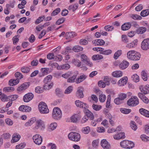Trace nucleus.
<instances>
[{"label":"nucleus","instance_id":"20e7f679","mask_svg":"<svg viewBox=\"0 0 149 149\" xmlns=\"http://www.w3.org/2000/svg\"><path fill=\"white\" fill-rule=\"evenodd\" d=\"M139 104V99L136 96H132L127 101V104L130 106H135Z\"/></svg>","mask_w":149,"mask_h":149},{"label":"nucleus","instance_id":"a211bd4d","mask_svg":"<svg viewBox=\"0 0 149 149\" xmlns=\"http://www.w3.org/2000/svg\"><path fill=\"white\" fill-rule=\"evenodd\" d=\"M129 64V63L128 61L124 60L120 64L119 66L120 69L124 70L128 67Z\"/></svg>","mask_w":149,"mask_h":149},{"label":"nucleus","instance_id":"bf43d9fd","mask_svg":"<svg viewBox=\"0 0 149 149\" xmlns=\"http://www.w3.org/2000/svg\"><path fill=\"white\" fill-rule=\"evenodd\" d=\"M45 17L44 15L39 17L35 22V24H37L42 21L43 19H45Z\"/></svg>","mask_w":149,"mask_h":149},{"label":"nucleus","instance_id":"1a4fd4ad","mask_svg":"<svg viewBox=\"0 0 149 149\" xmlns=\"http://www.w3.org/2000/svg\"><path fill=\"white\" fill-rule=\"evenodd\" d=\"M45 127L44 123L42 120L40 119L36 121V125L35 128L36 129L41 128V129H44Z\"/></svg>","mask_w":149,"mask_h":149},{"label":"nucleus","instance_id":"b1692460","mask_svg":"<svg viewBox=\"0 0 149 149\" xmlns=\"http://www.w3.org/2000/svg\"><path fill=\"white\" fill-rule=\"evenodd\" d=\"M83 88L81 87H79L78 88L76 94L78 97L80 98L83 97L84 95L83 93Z\"/></svg>","mask_w":149,"mask_h":149},{"label":"nucleus","instance_id":"052dcab7","mask_svg":"<svg viewBox=\"0 0 149 149\" xmlns=\"http://www.w3.org/2000/svg\"><path fill=\"white\" fill-rule=\"evenodd\" d=\"M78 116L77 114H75L71 117V120L72 122L76 123L78 120Z\"/></svg>","mask_w":149,"mask_h":149},{"label":"nucleus","instance_id":"c9c22d12","mask_svg":"<svg viewBox=\"0 0 149 149\" xmlns=\"http://www.w3.org/2000/svg\"><path fill=\"white\" fill-rule=\"evenodd\" d=\"M146 30V28L144 27H141L137 29L136 32L138 34H142Z\"/></svg>","mask_w":149,"mask_h":149},{"label":"nucleus","instance_id":"473e14b6","mask_svg":"<svg viewBox=\"0 0 149 149\" xmlns=\"http://www.w3.org/2000/svg\"><path fill=\"white\" fill-rule=\"evenodd\" d=\"M135 52V51L134 50H130L128 51L127 53V58L132 60V58L133 55L134 54Z\"/></svg>","mask_w":149,"mask_h":149},{"label":"nucleus","instance_id":"7ed1b4c3","mask_svg":"<svg viewBox=\"0 0 149 149\" xmlns=\"http://www.w3.org/2000/svg\"><path fill=\"white\" fill-rule=\"evenodd\" d=\"M68 138L71 140L77 142L79 141L81 138L80 134L75 132H71L68 135Z\"/></svg>","mask_w":149,"mask_h":149},{"label":"nucleus","instance_id":"ea45409f","mask_svg":"<svg viewBox=\"0 0 149 149\" xmlns=\"http://www.w3.org/2000/svg\"><path fill=\"white\" fill-rule=\"evenodd\" d=\"M103 58V56L100 54L94 55L92 57V59L93 60H100Z\"/></svg>","mask_w":149,"mask_h":149},{"label":"nucleus","instance_id":"2eb2a0df","mask_svg":"<svg viewBox=\"0 0 149 149\" xmlns=\"http://www.w3.org/2000/svg\"><path fill=\"white\" fill-rule=\"evenodd\" d=\"M101 145L104 149H109L110 148V145L105 139L101 141Z\"/></svg>","mask_w":149,"mask_h":149},{"label":"nucleus","instance_id":"f03ea898","mask_svg":"<svg viewBox=\"0 0 149 149\" xmlns=\"http://www.w3.org/2000/svg\"><path fill=\"white\" fill-rule=\"evenodd\" d=\"M120 145L122 148L126 149L132 148L134 146V143L128 140L121 141L120 143Z\"/></svg>","mask_w":149,"mask_h":149},{"label":"nucleus","instance_id":"6e6d98bb","mask_svg":"<svg viewBox=\"0 0 149 149\" xmlns=\"http://www.w3.org/2000/svg\"><path fill=\"white\" fill-rule=\"evenodd\" d=\"M22 72L25 73H27L30 71V68L27 67H23L21 69Z\"/></svg>","mask_w":149,"mask_h":149},{"label":"nucleus","instance_id":"de8ad7c7","mask_svg":"<svg viewBox=\"0 0 149 149\" xmlns=\"http://www.w3.org/2000/svg\"><path fill=\"white\" fill-rule=\"evenodd\" d=\"M132 78L133 81L136 83L139 80V77L137 74H134L132 77Z\"/></svg>","mask_w":149,"mask_h":149},{"label":"nucleus","instance_id":"a878e982","mask_svg":"<svg viewBox=\"0 0 149 149\" xmlns=\"http://www.w3.org/2000/svg\"><path fill=\"white\" fill-rule=\"evenodd\" d=\"M112 75L114 77H120L122 76L123 72L120 70L112 72Z\"/></svg>","mask_w":149,"mask_h":149},{"label":"nucleus","instance_id":"58836bf2","mask_svg":"<svg viewBox=\"0 0 149 149\" xmlns=\"http://www.w3.org/2000/svg\"><path fill=\"white\" fill-rule=\"evenodd\" d=\"M128 80L127 77H124L118 81V84H126Z\"/></svg>","mask_w":149,"mask_h":149},{"label":"nucleus","instance_id":"69168bd1","mask_svg":"<svg viewBox=\"0 0 149 149\" xmlns=\"http://www.w3.org/2000/svg\"><path fill=\"white\" fill-rule=\"evenodd\" d=\"M19 79H11L9 80V83L10 84H18L19 82Z\"/></svg>","mask_w":149,"mask_h":149},{"label":"nucleus","instance_id":"13d9d810","mask_svg":"<svg viewBox=\"0 0 149 149\" xmlns=\"http://www.w3.org/2000/svg\"><path fill=\"white\" fill-rule=\"evenodd\" d=\"M112 51L110 49L104 50H103V51L102 52H100V53L105 55H109L111 54L112 53Z\"/></svg>","mask_w":149,"mask_h":149},{"label":"nucleus","instance_id":"dca6fc26","mask_svg":"<svg viewBox=\"0 0 149 149\" xmlns=\"http://www.w3.org/2000/svg\"><path fill=\"white\" fill-rule=\"evenodd\" d=\"M20 135L17 133H15L13 135L12 138L11 140V142L12 143H14L18 141L20 138Z\"/></svg>","mask_w":149,"mask_h":149},{"label":"nucleus","instance_id":"5fc2aeb1","mask_svg":"<svg viewBox=\"0 0 149 149\" xmlns=\"http://www.w3.org/2000/svg\"><path fill=\"white\" fill-rule=\"evenodd\" d=\"M130 17L134 20H140L142 19L141 16L137 14H132Z\"/></svg>","mask_w":149,"mask_h":149},{"label":"nucleus","instance_id":"864d4df0","mask_svg":"<svg viewBox=\"0 0 149 149\" xmlns=\"http://www.w3.org/2000/svg\"><path fill=\"white\" fill-rule=\"evenodd\" d=\"M73 91V87L72 86H70L67 88L65 90L64 93L68 94L71 93Z\"/></svg>","mask_w":149,"mask_h":149},{"label":"nucleus","instance_id":"aec40b11","mask_svg":"<svg viewBox=\"0 0 149 149\" xmlns=\"http://www.w3.org/2000/svg\"><path fill=\"white\" fill-rule=\"evenodd\" d=\"M113 138L116 140L124 139L125 137V134L124 132L119 133L113 136Z\"/></svg>","mask_w":149,"mask_h":149},{"label":"nucleus","instance_id":"7c9ffc66","mask_svg":"<svg viewBox=\"0 0 149 149\" xmlns=\"http://www.w3.org/2000/svg\"><path fill=\"white\" fill-rule=\"evenodd\" d=\"M55 93L56 95L59 97H62L63 96L62 90L59 88H57L56 89Z\"/></svg>","mask_w":149,"mask_h":149},{"label":"nucleus","instance_id":"e2e57ef3","mask_svg":"<svg viewBox=\"0 0 149 149\" xmlns=\"http://www.w3.org/2000/svg\"><path fill=\"white\" fill-rule=\"evenodd\" d=\"M106 97L104 94H101L99 97V100L100 102H104L106 100Z\"/></svg>","mask_w":149,"mask_h":149},{"label":"nucleus","instance_id":"5701e85b","mask_svg":"<svg viewBox=\"0 0 149 149\" xmlns=\"http://www.w3.org/2000/svg\"><path fill=\"white\" fill-rule=\"evenodd\" d=\"M131 26V23L130 22H127L123 24L121 26V29L123 31H126L129 29Z\"/></svg>","mask_w":149,"mask_h":149},{"label":"nucleus","instance_id":"bb28decb","mask_svg":"<svg viewBox=\"0 0 149 149\" xmlns=\"http://www.w3.org/2000/svg\"><path fill=\"white\" fill-rule=\"evenodd\" d=\"M139 112L144 116L149 117V111L143 108H141L139 110Z\"/></svg>","mask_w":149,"mask_h":149},{"label":"nucleus","instance_id":"423d86ee","mask_svg":"<svg viewBox=\"0 0 149 149\" xmlns=\"http://www.w3.org/2000/svg\"><path fill=\"white\" fill-rule=\"evenodd\" d=\"M33 140L35 143L38 145H40L42 143V138L39 134H36L33 138Z\"/></svg>","mask_w":149,"mask_h":149},{"label":"nucleus","instance_id":"c756f323","mask_svg":"<svg viewBox=\"0 0 149 149\" xmlns=\"http://www.w3.org/2000/svg\"><path fill=\"white\" fill-rule=\"evenodd\" d=\"M87 76L85 75H80L78 78L77 79L76 82L77 83H79L84 81L86 78Z\"/></svg>","mask_w":149,"mask_h":149},{"label":"nucleus","instance_id":"412c9836","mask_svg":"<svg viewBox=\"0 0 149 149\" xmlns=\"http://www.w3.org/2000/svg\"><path fill=\"white\" fill-rule=\"evenodd\" d=\"M137 42L138 40L137 39L135 40L132 42L127 44L126 46V47L129 49L134 47L137 46Z\"/></svg>","mask_w":149,"mask_h":149},{"label":"nucleus","instance_id":"603ef678","mask_svg":"<svg viewBox=\"0 0 149 149\" xmlns=\"http://www.w3.org/2000/svg\"><path fill=\"white\" fill-rule=\"evenodd\" d=\"M111 100V96L109 95L107 97L106 107L107 108H109L110 106V101Z\"/></svg>","mask_w":149,"mask_h":149},{"label":"nucleus","instance_id":"f704fd0d","mask_svg":"<svg viewBox=\"0 0 149 149\" xmlns=\"http://www.w3.org/2000/svg\"><path fill=\"white\" fill-rule=\"evenodd\" d=\"M73 74L72 72L69 71L62 74L61 77L65 79H67L69 77L72 76Z\"/></svg>","mask_w":149,"mask_h":149},{"label":"nucleus","instance_id":"39448f33","mask_svg":"<svg viewBox=\"0 0 149 149\" xmlns=\"http://www.w3.org/2000/svg\"><path fill=\"white\" fill-rule=\"evenodd\" d=\"M39 109L41 113H47L49 112V110L46 104L44 102H41L40 103L38 106Z\"/></svg>","mask_w":149,"mask_h":149},{"label":"nucleus","instance_id":"0eeeda50","mask_svg":"<svg viewBox=\"0 0 149 149\" xmlns=\"http://www.w3.org/2000/svg\"><path fill=\"white\" fill-rule=\"evenodd\" d=\"M34 95L31 93H29L24 95L23 100L25 102H28L33 98Z\"/></svg>","mask_w":149,"mask_h":149},{"label":"nucleus","instance_id":"9d476101","mask_svg":"<svg viewBox=\"0 0 149 149\" xmlns=\"http://www.w3.org/2000/svg\"><path fill=\"white\" fill-rule=\"evenodd\" d=\"M75 103L76 106L81 108H84V109L88 108V106L87 104L79 100H76Z\"/></svg>","mask_w":149,"mask_h":149},{"label":"nucleus","instance_id":"79ce46f5","mask_svg":"<svg viewBox=\"0 0 149 149\" xmlns=\"http://www.w3.org/2000/svg\"><path fill=\"white\" fill-rule=\"evenodd\" d=\"M120 112L123 113L127 114L130 113L131 110L130 109H127L125 108H121L120 109Z\"/></svg>","mask_w":149,"mask_h":149},{"label":"nucleus","instance_id":"f8f14e48","mask_svg":"<svg viewBox=\"0 0 149 149\" xmlns=\"http://www.w3.org/2000/svg\"><path fill=\"white\" fill-rule=\"evenodd\" d=\"M19 109L23 112H29L31 110V108L28 106L22 105L19 107Z\"/></svg>","mask_w":149,"mask_h":149},{"label":"nucleus","instance_id":"393cba45","mask_svg":"<svg viewBox=\"0 0 149 149\" xmlns=\"http://www.w3.org/2000/svg\"><path fill=\"white\" fill-rule=\"evenodd\" d=\"M110 77L108 76H105L104 78L103 81L100 80L98 82L97 84H109Z\"/></svg>","mask_w":149,"mask_h":149},{"label":"nucleus","instance_id":"338daca9","mask_svg":"<svg viewBox=\"0 0 149 149\" xmlns=\"http://www.w3.org/2000/svg\"><path fill=\"white\" fill-rule=\"evenodd\" d=\"M15 77L17 78V79H20L23 77V75L19 72H17L15 74Z\"/></svg>","mask_w":149,"mask_h":149},{"label":"nucleus","instance_id":"c03bdc74","mask_svg":"<svg viewBox=\"0 0 149 149\" xmlns=\"http://www.w3.org/2000/svg\"><path fill=\"white\" fill-rule=\"evenodd\" d=\"M65 20V18L64 17H62L59 19L56 22V24L59 25L63 23Z\"/></svg>","mask_w":149,"mask_h":149},{"label":"nucleus","instance_id":"4468645a","mask_svg":"<svg viewBox=\"0 0 149 149\" xmlns=\"http://www.w3.org/2000/svg\"><path fill=\"white\" fill-rule=\"evenodd\" d=\"M139 89L144 94H147V91L149 92V84H147L144 87L142 85L140 86H139Z\"/></svg>","mask_w":149,"mask_h":149},{"label":"nucleus","instance_id":"a19ab883","mask_svg":"<svg viewBox=\"0 0 149 149\" xmlns=\"http://www.w3.org/2000/svg\"><path fill=\"white\" fill-rule=\"evenodd\" d=\"M122 54V51L121 50H118L114 54L113 56L114 58L117 59L118 57L120 56Z\"/></svg>","mask_w":149,"mask_h":149},{"label":"nucleus","instance_id":"4d7b16f0","mask_svg":"<svg viewBox=\"0 0 149 149\" xmlns=\"http://www.w3.org/2000/svg\"><path fill=\"white\" fill-rule=\"evenodd\" d=\"M92 107L94 110L96 111H99L102 108V107L101 105H97L95 104H93V105Z\"/></svg>","mask_w":149,"mask_h":149},{"label":"nucleus","instance_id":"8fccbe9b","mask_svg":"<svg viewBox=\"0 0 149 149\" xmlns=\"http://www.w3.org/2000/svg\"><path fill=\"white\" fill-rule=\"evenodd\" d=\"M61 11V9L60 8H57L54 10L51 14V15L54 16L57 15Z\"/></svg>","mask_w":149,"mask_h":149},{"label":"nucleus","instance_id":"4c0bfd02","mask_svg":"<svg viewBox=\"0 0 149 149\" xmlns=\"http://www.w3.org/2000/svg\"><path fill=\"white\" fill-rule=\"evenodd\" d=\"M52 76L51 75H49L47 76L44 80V82L45 84H47L50 82L52 79Z\"/></svg>","mask_w":149,"mask_h":149},{"label":"nucleus","instance_id":"f3484780","mask_svg":"<svg viewBox=\"0 0 149 149\" xmlns=\"http://www.w3.org/2000/svg\"><path fill=\"white\" fill-rule=\"evenodd\" d=\"M76 36L75 33L74 32H67L66 33L65 37L67 39H70L74 38Z\"/></svg>","mask_w":149,"mask_h":149},{"label":"nucleus","instance_id":"0e129e2a","mask_svg":"<svg viewBox=\"0 0 149 149\" xmlns=\"http://www.w3.org/2000/svg\"><path fill=\"white\" fill-rule=\"evenodd\" d=\"M81 61L85 63L88 59L86 55L82 54L81 56Z\"/></svg>","mask_w":149,"mask_h":149},{"label":"nucleus","instance_id":"9b49d317","mask_svg":"<svg viewBox=\"0 0 149 149\" xmlns=\"http://www.w3.org/2000/svg\"><path fill=\"white\" fill-rule=\"evenodd\" d=\"M145 94L143 93L139 92L138 93V96L143 102L147 104L148 103L149 100L148 98L145 95Z\"/></svg>","mask_w":149,"mask_h":149},{"label":"nucleus","instance_id":"2f4dec72","mask_svg":"<svg viewBox=\"0 0 149 149\" xmlns=\"http://www.w3.org/2000/svg\"><path fill=\"white\" fill-rule=\"evenodd\" d=\"M77 74L73 75L72 76L69 78L67 79V82L70 83H72L75 81Z\"/></svg>","mask_w":149,"mask_h":149},{"label":"nucleus","instance_id":"4be33fe9","mask_svg":"<svg viewBox=\"0 0 149 149\" xmlns=\"http://www.w3.org/2000/svg\"><path fill=\"white\" fill-rule=\"evenodd\" d=\"M29 85L30 84H21L17 88V91L19 92L23 91L27 89Z\"/></svg>","mask_w":149,"mask_h":149},{"label":"nucleus","instance_id":"3c124183","mask_svg":"<svg viewBox=\"0 0 149 149\" xmlns=\"http://www.w3.org/2000/svg\"><path fill=\"white\" fill-rule=\"evenodd\" d=\"M44 89L43 87L37 86L35 88V91L38 93H41L43 91Z\"/></svg>","mask_w":149,"mask_h":149},{"label":"nucleus","instance_id":"6e6552de","mask_svg":"<svg viewBox=\"0 0 149 149\" xmlns=\"http://www.w3.org/2000/svg\"><path fill=\"white\" fill-rule=\"evenodd\" d=\"M142 49L146 50L149 49V38L145 39L142 42L141 44Z\"/></svg>","mask_w":149,"mask_h":149},{"label":"nucleus","instance_id":"c85d7f7f","mask_svg":"<svg viewBox=\"0 0 149 149\" xmlns=\"http://www.w3.org/2000/svg\"><path fill=\"white\" fill-rule=\"evenodd\" d=\"M57 126L56 123L54 122L51 123L49 126L48 127V130L49 131H52L55 129Z\"/></svg>","mask_w":149,"mask_h":149},{"label":"nucleus","instance_id":"cd10ccee","mask_svg":"<svg viewBox=\"0 0 149 149\" xmlns=\"http://www.w3.org/2000/svg\"><path fill=\"white\" fill-rule=\"evenodd\" d=\"M141 56V55L138 52L135 51V52L133 55L132 58V60L134 61L139 60L140 59Z\"/></svg>","mask_w":149,"mask_h":149},{"label":"nucleus","instance_id":"ddd939ff","mask_svg":"<svg viewBox=\"0 0 149 149\" xmlns=\"http://www.w3.org/2000/svg\"><path fill=\"white\" fill-rule=\"evenodd\" d=\"M84 112L86 114V116L88 118H89L91 120H93L94 119V117L93 114L89 110L86 109H84Z\"/></svg>","mask_w":149,"mask_h":149},{"label":"nucleus","instance_id":"a18cd8bd","mask_svg":"<svg viewBox=\"0 0 149 149\" xmlns=\"http://www.w3.org/2000/svg\"><path fill=\"white\" fill-rule=\"evenodd\" d=\"M73 50L75 52H78L82 51L83 50V48L81 46L76 45L73 48Z\"/></svg>","mask_w":149,"mask_h":149},{"label":"nucleus","instance_id":"f257e3e1","mask_svg":"<svg viewBox=\"0 0 149 149\" xmlns=\"http://www.w3.org/2000/svg\"><path fill=\"white\" fill-rule=\"evenodd\" d=\"M62 112L60 109L58 107H54L52 113V118L56 120H60L62 116Z\"/></svg>","mask_w":149,"mask_h":149},{"label":"nucleus","instance_id":"e433bc0d","mask_svg":"<svg viewBox=\"0 0 149 149\" xmlns=\"http://www.w3.org/2000/svg\"><path fill=\"white\" fill-rule=\"evenodd\" d=\"M141 15L143 17L149 15V9L143 10L141 13Z\"/></svg>","mask_w":149,"mask_h":149},{"label":"nucleus","instance_id":"09e8293b","mask_svg":"<svg viewBox=\"0 0 149 149\" xmlns=\"http://www.w3.org/2000/svg\"><path fill=\"white\" fill-rule=\"evenodd\" d=\"M122 41L124 43H127L129 42V40L127 36L123 35L121 36Z\"/></svg>","mask_w":149,"mask_h":149},{"label":"nucleus","instance_id":"72a5a7b5","mask_svg":"<svg viewBox=\"0 0 149 149\" xmlns=\"http://www.w3.org/2000/svg\"><path fill=\"white\" fill-rule=\"evenodd\" d=\"M81 131L83 133L87 134L90 131V128L89 126L84 127L82 128Z\"/></svg>","mask_w":149,"mask_h":149},{"label":"nucleus","instance_id":"774afa93","mask_svg":"<svg viewBox=\"0 0 149 149\" xmlns=\"http://www.w3.org/2000/svg\"><path fill=\"white\" fill-rule=\"evenodd\" d=\"M26 146L24 143H21L16 146V148L17 149H21L23 148Z\"/></svg>","mask_w":149,"mask_h":149},{"label":"nucleus","instance_id":"6ab92c4d","mask_svg":"<svg viewBox=\"0 0 149 149\" xmlns=\"http://www.w3.org/2000/svg\"><path fill=\"white\" fill-rule=\"evenodd\" d=\"M93 42L95 46H102L105 44L104 40L100 39L95 40L93 41Z\"/></svg>","mask_w":149,"mask_h":149},{"label":"nucleus","instance_id":"680f3d73","mask_svg":"<svg viewBox=\"0 0 149 149\" xmlns=\"http://www.w3.org/2000/svg\"><path fill=\"white\" fill-rule=\"evenodd\" d=\"M114 103L116 104H120L123 102V101L120 99L119 97L115 98L114 100Z\"/></svg>","mask_w":149,"mask_h":149},{"label":"nucleus","instance_id":"37998d69","mask_svg":"<svg viewBox=\"0 0 149 149\" xmlns=\"http://www.w3.org/2000/svg\"><path fill=\"white\" fill-rule=\"evenodd\" d=\"M3 91L4 92H10L14 91L15 88L12 87H5L3 89Z\"/></svg>","mask_w":149,"mask_h":149},{"label":"nucleus","instance_id":"49530a36","mask_svg":"<svg viewBox=\"0 0 149 149\" xmlns=\"http://www.w3.org/2000/svg\"><path fill=\"white\" fill-rule=\"evenodd\" d=\"M141 75L143 80L144 81H146L148 79L147 74L145 71L143 70L142 71Z\"/></svg>","mask_w":149,"mask_h":149}]
</instances>
